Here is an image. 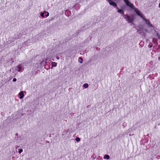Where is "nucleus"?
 Here are the masks:
<instances>
[{
  "label": "nucleus",
  "mask_w": 160,
  "mask_h": 160,
  "mask_svg": "<svg viewBox=\"0 0 160 160\" xmlns=\"http://www.w3.org/2000/svg\"><path fill=\"white\" fill-rule=\"evenodd\" d=\"M136 11L137 14L142 18L143 20L145 22L148 27L150 28L152 30H154L155 27L151 24V22L149 20L146 19L145 18V16L143 15V14L139 10L136 9Z\"/></svg>",
  "instance_id": "f257e3e1"
},
{
  "label": "nucleus",
  "mask_w": 160,
  "mask_h": 160,
  "mask_svg": "<svg viewBox=\"0 0 160 160\" xmlns=\"http://www.w3.org/2000/svg\"><path fill=\"white\" fill-rule=\"evenodd\" d=\"M116 8L118 10L117 12L123 15V17L127 21L128 23H131L132 24H133V21L134 20V18L133 17H130L128 15H124L123 11L121 9H119L118 7H117Z\"/></svg>",
  "instance_id": "f03ea898"
},
{
  "label": "nucleus",
  "mask_w": 160,
  "mask_h": 160,
  "mask_svg": "<svg viewBox=\"0 0 160 160\" xmlns=\"http://www.w3.org/2000/svg\"><path fill=\"white\" fill-rule=\"evenodd\" d=\"M124 2L126 4V5L130 8L131 9H133L134 10L135 12L136 13V9L137 10H138L137 8H136L134 7V5L132 3L130 2L129 0H125Z\"/></svg>",
  "instance_id": "7ed1b4c3"
},
{
  "label": "nucleus",
  "mask_w": 160,
  "mask_h": 160,
  "mask_svg": "<svg viewBox=\"0 0 160 160\" xmlns=\"http://www.w3.org/2000/svg\"><path fill=\"white\" fill-rule=\"evenodd\" d=\"M109 3V4L113 6L114 8L117 7V5L115 3L111 0H106Z\"/></svg>",
  "instance_id": "20e7f679"
},
{
  "label": "nucleus",
  "mask_w": 160,
  "mask_h": 160,
  "mask_svg": "<svg viewBox=\"0 0 160 160\" xmlns=\"http://www.w3.org/2000/svg\"><path fill=\"white\" fill-rule=\"evenodd\" d=\"M25 92L24 91H21L18 94V96H19V98L20 99H22L24 97V93Z\"/></svg>",
  "instance_id": "39448f33"
},
{
  "label": "nucleus",
  "mask_w": 160,
  "mask_h": 160,
  "mask_svg": "<svg viewBox=\"0 0 160 160\" xmlns=\"http://www.w3.org/2000/svg\"><path fill=\"white\" fill-rule=\"evenodd\" d=\"M22 64H20L17 66L16 67V69L18 72H20L22 71Z\"/></svg>",
  "instance_id": "423d86ee"
},
{
  "label": "nucleus",
  "mask_w": 160,
  "mask_h": 160,
  "mask_svg": "<svg viewBox=\"0 0 160 160\" xmlns=\"http://www.w3.org/2000/svg\"><path fill=\"white\" fill-rule=\"evenodd\" d=\"M109 158V156L108 155H105L104 157V158L105 159H108Z\"/></svg>",
  "instance_id": "0eeeda50"
},
{
  "label": "nucleus",
  "mask_w": 160,
  "mask_h": 160,
  "mask_svg": "<svg viewBox=\"0 0 160 160\" xmlns=\"http://www.w3.org/2000/svg\"><path fill=\"white\" fill-rule=\"evenodd\" d=\"M52 67H56L57 65V63L56 62H52Z\"/></svg>",
  "instance_id": "6e6552de"
},
{
  "label": "nucleus",
  "mask_w": 160,
  "mask_h": 160,
  "mask_svg": "<svg viewBox=\"0 0 160 160\" xmlns=\"http://www.w3.org/2000/svg\"><path fill=\"white\" fill-rule=\"evenodd\" d=\"M78 62L80 63H82L83 59L81 57L79 58L78 59Z\"/></svg>",
  "instance_id": "1a4fd4ad"
},
{
  "label": "nucleus",
  "mask_w": 160,
  "mask_h": 160,
  "mask_svg": "<svg viewBox=\"0 0 160 160\" xmlns=\"http://www.w3.org/2000/svg\"><path fill=\"white\" fill-rule=\"evenodd\" d=\"M83 87L85 88H88V85L87 83L84 84L83 85Z\"/></svg>",
  "instance_id": "9d476101"
},
{
  "label": "nucleus",
  "mask_w": 160,
  "mask_h": 160,
  "mask_svg": "<svg viewBox=\"0 0 160 160\" xmlns=\"http://www.w3.org/2000/svg\"><path fill=\"white\" fill-rule=\"evenodd\" d=\"M44 13H45V16L46 17H48L49 16V13L48 12L45 11L44 12Z\"/></svg>",
  "instance_id": "9b49d317"
},
{
  "label": "nucleus",
  "mask_w": 160,
  "mask_h": 160,
  "mask_svg": "<svg viewBox=\"0 0 160 160\" xmlns=\"http://www.w3.org/2000/svg\"><path fill=\"white\" fill-rule=\"evenodd\" d=\"M75 140L76 141L79 142L80 141V139L79 138L77 137L76 138Z\"/></svg>",
  "instance_id": "f8f14e48"
},
{
  "label": "nucleus",
  "mask_w": 160,
  "mask_h": 160,
  "mask_svg": "<svg viewBox=\"0 0 160 160\" xmlns=\"http://www.w3.org/2000/svg\"><path fill=\"white\" fill-rule=\"evenodd\" d=\"M18 152L19 153H21L23 152V150L22 149H18Z\"/></svg>",
  "instance_id": "ddd939ff"
},
{
  "label": "nucleus",
  "mask_w": 160,
  "mask_h": 160,
  "mask_svg": "<svg viewBox=\"0 0 160 160\" xmlns=\"http://www.w3.org/2000/svg\"><path fill=\"white\" fill-rule=\"evenodd\" d=\"M122 125L124 127H125L126 125H127V124L126 123V122H123L122 124Z\"/></svg>",
  "instance_id": "4468645a"
},
{
  "label": "nucleus",
  "mask_w": 160,
  "mask_h": 160,
  "mask_svg": "<svg viewBox=\"0 0 160 160\" xmlns=\"http://www.w3.org/2000/svg\"><path fill=\"white\" fill-rule=\"evenodd\" d=\"M44 14L45 13H41V15L42 17H44Z\"/></svg>",
  "instance_id": "2eb2a0df"
},
{
  "label": "nucleus",
  "mask_w": 160,
  "mask_h": 160,
  "mask_svg": "<svg viewBox=\"0 0 160 160\" xmlns=\"http://www.w3.org/2000/svg\"><path fill=\"white\" fill-rule=\"evenodd\" d=\"M17 80V79L16 78H14L13 79V81L14 82H16Z\"/></svg>",
  "instance_id": "dca6fc26"
},
{
  "label": "nucleus",
  "mask_w": 160,
  "mask_h": 160,
  "mask_svg": "<svg viewBox=\"0 0 160 160\" xmlns=\"http://www.w3.org/2000/svg\"><path fill=\"white\" fill-rule=\"evenodd\" d=\"M137 32L140 34H141V32L140 30H137Z\"/></svg>",
  "instance_id": "f3484780"
},
{
  "label": "nucleus",
  "mask_w": 160,
  "mask_h": 160,
  "mask_svg": "<svg viewBox=\"0 0 160 160\" xmlns=\"http://www.w3.org/2000/svg\"><path fill=\"white\" fill-rule=\"evenodd\" d=\"M18 147H19V146H18V145H16L15 146V148H16V149L18 148Z\"/></svg>",
  "instance_id": "a211bd4d"
},
{
  "label": "nucleus",
  "mask_w": 160,
  "mask_h": 160,
  "mask_svg": "<svg viewBox=\"0 0 160 160\" xmlns=\"http://www.w3.org/2000/svg\"><path fill=\"white\" fill-rule=\"evenodd\" d=\"M54 18L53 17H52L50 19V20H52L54 19Z\"/></svg>",
  "instance_id": "6ab92c4d"
},
{
  "label": "nucleus",
  "mask_w": 160,
  "mask_h": 160,
  "mask_svg": "<svg viewBox=\"0 0 160 160\" xmlns=\"http://www.w3.org/2000/svg\"><path fill=\"white\" fill-rule=\"evenodd\" d=\"M56 58H57V59H58V60L59 59V57L58 56L57 57H56Z\"/></svg>",
  "instance_id": "aec40b11"
},
{
  "label": "nucleus",
  "mask_w": 160,
  "mask_h": 160,
  "mask_svg": "<svg viewBox=\"0 0 160 160\" xmlns=\"http://www.w3.org/2000/svg\"><path fill=\"white\" fill-rule=\"evenodd\" d=\"M78 4L77 3L76 4H75L74 6V7H75L76 6V5H78Z\"/></svg>",
  "instance_id": "412c9836"
},
{
  "label": "nucleus",
  "mask_w": 160,
  "mask_h": 160,
  "mask_svg": "<svg viewBox=\"0 0 160 160\" xmlns=\"http://www.w3.org/2000/svg\"><path fill=\"white\" fill-rule=\"evenodd\" d=\"M159 7L160 8V3H159Z\"/></svg>",
  "instance_id": "4be33fe9"
},
{
  "label": "nucleus",
  "mask_w": 160,
  "mask_h": 160,
  "mask_svg": "<svg viewBox=\"0 0 160 160\" xmlns=\"http://www.w3.org/2000/svg\"><path fill=\"white\" fill-rule=\"evenodd\" d=\"M128 130V131H129V132H130V129H129Z\"/></svg>",
  "instance_id": "5701e85b"
},
{
  "label": "nucleus",
  "mask_w": 160,
  "mask_h": 160,
  "mask_svg": "<svg viewBox=\"0 0 160 160\" xmlns=\"http://www.w3.org/2000/svg\"><path fill=\"white\" fill-rule=\"evenodd\" d=\"M160 57H159V58H158V60H160Z\"/></svg>",
  "instance_id": "b1692460"
},
{
  "label": "nucleus",
  "mask_w": 160,
  "mask_h": 160,
  "mask_svg": "<svg viewBox=\"0 0 160 160\" xmlns=\"http://www.w3.org/2000/svg\"><path fill=\"white\" fill-rule=\"evenodd\" d=\"M151 47H152V45H150V48H151Z\"/></svg>",
  "instance_id": "393cba45"
},
{
  "label": "nucleus",
  "mask_w": 160,
  "mask_h": 160,
  "mask_svg": "<svg viewBox=\"0 0 160 160\" xmlns=\"http://www.w3.org/2000/svg\"><path fill=\"white\" fill-rule=\"evenodd\" d=\"M124 1L125 0H123Z\"/></svg>",
  "instance_id": "a878e982"
}]
</instances>
